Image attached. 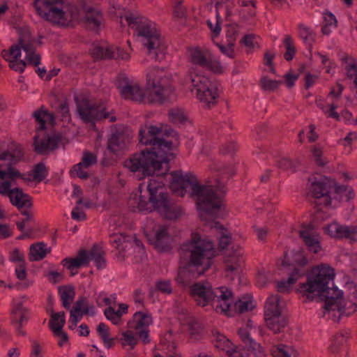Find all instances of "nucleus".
<instances>
[{
    "label": "nucleus",
    "instance_id": "nucleus-1",
    "mask_svg": "<svg viewBox=\"0 0 357 357\" xmlns=\"http://www.w3.org/2000/svg\"><path fill=\"white\" fill-rule=\"evenodd\" d=\"M164 136L178 137V133L172 129L165 132L153 125H146L139 132V142L144 145L151 146L132 155L125 162V166L132 172H138L142 178L146 176L166 174L169 169V162L175 158L172 152L173 142L164 138Z\"/></svg>",
    "mask_w": 357,
    "mask_h": 357
},
{
    "label": "nucleus",
    "instance_id": "nucleus-2",
    "mask_svg": "<svg viewBox=\"0 0 357 357\" xmlns=\"http://www.w3.org/2000/svg\"><path fill=\"white\" fill-rule=\"evenodd\" d=\"M181 255L188 259L183 269L197 278L211 268L216 251L212 241L192 233L190 240L181 245Z\"/></svg>",
    "mask_w": 357,
    "mask_h": 357
},
{
    "label": "nucleus",
    "instance_id": "nucleus-3",
    "mask_svg": "<svg viewBox=\"0 0 357 357\" xmlns=\"http://www.w3.org/2000/svg\"><path fill=\"white\" fill-rule=\"evenodd\" d=\"M148 197L140 195L137 204L139 212L149 213L155 210L165 219L175 220L182 213L179 205L170 201L169 195L165 189L164 183L151 178L147 185Z\"/></svg>",
    "mask_w": 357,
    "mask_h": 357
},
{
    "label": "nucleus",
    "instance_id": "nucleus-4",
    "mask_svg": "<svg viewBox=\"0 0 357 357\" xmlns=\"http://www.w3.org/2000/svg\"><path fill=\"white\" fill-rule=\"evenodd\" d=\"M216 188L200 184L192 186V195L197 197L200 219L210 228H222V225L215 220L220 217L221 208L224 206L222 197L217 193Z\"/></svg>",
    "mask_w": 357,
    "mask_h": 357
},
{
    "label": "nucleus",
    "instance_id": "nucleus-5",
    "mask_svg": "<svg viewBox=\"0 0 357 357\" xmlns=\"http://www.w3.org/2000/svg\"><path fill=\"white\" fill-rule=\"evenodd\" d=\"M125 19L128 26L135 29L137 35L142 37V43L146 47L149 56L155 61L163 59L166 45L155 27V24L146 18L135 16L132 13L126 15Z\"/></svg>",
    "mask_w": 357,
    "mask_h": 357
},
{
    "label": "nucleus",
    "instance_id": "nucleus-6",
    "mask_svg": "<svg viewBox=\"0 0 357 357\" xmlns=\"http://www.w3.org/2000/svg\"><path fill=\"white\" fill-rule=\"evenodd\" d=\"M335 278L334 270L324 264L313 267L310 273L307 275L305 283L299 285V290L308 299L312 301V294L324 296L332 291L328 287L331 281Z\"/></svg>",
    "mask_w": 357,
    "mask_h": 357
},
{
    "label": "nucleus",
    "instance_id": "nucleus-7",
    "mask_svg": "<svg viewBox=\"0 0 357 357\" xmlns=\"http://www.w3.org/2000/svg\"><path fill=\"white\" fill-rule=\"evenodd\" d=\"M169 77L163 68L152 67L146 73V84L152 91L147 96L148 102L162 104L173 92Z\"/></svg>",
    "mask_w": 357,
    "mask_h": 357
},
{
    "label": "nucleus",
    "instance_id": "nucleus-8",
    "mask_svg": "<svg viewBox=\"0 0 357 357\" xmlns=\"http://www.w3.org/2000/svg\"><path fill=\"white\" fill-rule=\"evenodd\" d=\"M186 83H191L197 91V98L204 107L211 109L218 103L220 84L216 80H211L208 77L192 73V71L185 79Z\"/></svg>",
    "mask_w": 357,
    "mask_h": 357
},
{
    "label": "nucleus",
    "instance_id": "nucleus-9",
    "mask_svg": "<svg viewBox=\"0 0 357 357\" xmlns=\"http://www.w3.org/2000/svg\"><path fill=\"white\" fill-rule=\"evenodd\" d=\"M105 252L98 244H94L91 249L87 252L85 250H79L75 258L66 257L61 261V264L70 271L74 268H79L89 264L91 260L94 261L98 269H102L106 267Z\"/></svg>",
    "mask_w": 357,
    "mask_h": 357
},
{
    "label": "nucleus",
    "instance_id": "nucleus-10",
    "mask_svg": "<svg viewBox=\"0 0 357 357\" xmlns=\"http://www.w3.org/2000/svg\"><path fill=\"white\" fill-rule=\"evenodd\" d=\"M308 181L311 183L310 186V194L315 199V207L317 211H321L323 206L327 207L331 205L332 198L330 195L332 188L335 185V181L326 177L309 178Z\"/></svg>",
    "mask_w": 357,
    "mask_h": 357
},
{
    "label": "nucleus",
    "instance_id": "nucleus-11",
    "mask_svg": "<svg viewBox=\"0 0 357 357\" xmlns=\"http://www.w3.org/2000/svg\"><path fill=\"white\" fill-rule=\"evenodd\" d=\"M77 104V111L79 118L84 123H90L95 126L96 121L109 118V122H115L116 117L115 116H109V112H106V107L102 103H91L89 100L84 98L78 100L75 98Z\"/></svg>",
    "mask_w": 357,
    "mask_h": 357
},
{
    "label": "nucleus",
    "instance_id": "nucleus-12",
    "mask_svg": "<svg viewBox=\"0 0 357 357\" xmlns=\"http://www.w3.org/2000/svg\"><path fill=\"white\" fill-rule=\"evenodd\" d=\"M279 303V296L271 295L267 298L264 306L266 325L275 334L282 332L288 323L287 317L281 313Z\"/></svg>",
    "mask_w": 357,
    "mask_h": 357
},
{
    "label": "nucleus",
    "instance_id": "nucleus-13",
    "mask_svg": "<svg viewBox=\"0 0 357 357\" xmlns=\"http://www.w3.org/2000/svg\"><path fill=\"white\" fill-rule=\"evenodd\" d=\"M342 296V291L336 287H333L329 294H324L323 317L328 314L330 319L338 322L342 315L349 316L351 314V312H347Z\"/></svg>",
    "mask_w": 357,
    "mask_h": 357
},
{
    "label": "nucleus",
    "instance_id": "nucleus-14",
    "mask_svg": "<svg viewBox=\"0 0 357 357\" xmlns=\"http://www.w3.org/2000/svg\"><path fill=\"white\" fill-rule=\"evenodd\" d=\"M282 264L286 268L288 279L279 282L277 288L280 293H288L291 289L290 285L305 275V266L307 264V260L304 256L299 255L298 258L295 259L291 264H287L286 261H283Z\"/></svg>",
    "mask_w": 357,
    "mask_h": 357
},
{
    "label": "nucleus",
    "instance_id": "nucleus-15",
    "mask_svg": "<svg viewBox=\"0 0 357 357\" xmlns=\"http://www.w3.org/2000/svg\"><path fill=\"white\" fill-rule=\"evenodd\" d=\"M62 0H35L33 6L38 14L53 24H64L65 12L59 6Z\"/></svg>",
    "mask_w": 357,
    "mask_h": 357
},
{
    "label": "nucleus",
    "instance_id": "nucleus-16",
    "mask_svg": "<svg viewBox=\"0 0 357 357\" xmlns=\"http://www.w3.org/2000/svg\"><path fill=\"white\" fill-rule=\"evenodd\" d=\"M117 87L125 99L138 102H148L147 97L139 83L130 81L125 74L119 75Z\"/></svg>",
    "mask_w": 357,
    "mask_h": 357
},
{
    "label": "nucleus",
    "instance_id": "nucleus-17",
    "mask_svg": "<svg viewBox=\"0 0 357 357\" xmlns=\"http://www.w3.org/2000/svg\"><path fill=\"white\" fill-rule=\"evenodd\" d=\"M211 294H212L211 305L216 312L230 316V309L233 303L232 291L227 287L222 286L213 288Z\"/></svg>",
    "mask_w": 357,
    "mask_h": 357
},
{
    "label": "nucleus",
    "instance_id": "nucleus-18",
    "mask_svg": "<svg viewBox=\"0 0 357 357\" xmlns=\"http://www.w3.org/2000/svg\"><path fill=\"white\" fill-rule=\"evenodd\" d=\"M213 287L208 282H197L190 286V296L202 307L211 305Z\"/></svg>",
    "mask_w": 357,
    "mask_h": 357
},
{
    "label": "nucleus",
    "instance_id": "nucleus-19",
    "mask_svg": "<svg viewBox=\"0 0 357 357\" xmlns=\"http://www.w3.org/2000/svg\"><path fill=\"white\" fill-rule=\"evenodd\" d=\"M298 234L308 251L317 254L321 250V237L311 225H303Z\"/></svg>",
    "mask_w": 357,
    "mask_h": 357
},
{
    "label": "nucleus",
    "instance_id": "nucleus-20",
    "mask_svg": "<svg viewBox=\"0 0 357 357\" xmlns=\"http://www.w3.org/2000/svg\"><path fill=\"white\" fill-rule=\"evenodd\" d=\"M325 231L333 238H345L351 243L357 241V226H347L333 222L325 228Z\"/></svg>",
    "mask_w": 357,
    "mask_h": 357
},
{
    "label": "nucleus",
    "instance_id": "nucleus-21",
    "mask_svg": "<svg viewBox=\"0 0 357 357\" xmlns=\"http://www.w3.org/2000/svg\"><path fill=\"white\" fill-rule=\"evenodd\" d=\"M28 319L29 310L23 305L22 302L14 303L11 312V322L19 335H26V332L22 329V327L28 321Z\"/></svg>",
    "mask_w": 357,
    "mask_h": 357
},
{
    "label": "nucleus",
    "instance_id": "nucleus-22",
    "mask_svg": "<svg viewBox=\"0 0 357 357\" xmlns=\"http://www.w3.org/2000/svg\"><path fill=\"white\" fill-rule=\"evenodd\" d=\"M62 137L59 134L47 136L46 139H40L38 135L33 137L34 151L39 155L45 154L47 151H54L58 148Z\"/></svg>",
    "mask_w": 357,
    "mask_h": 357
},
{
    "label": "nucleus",
    "instance_id": "nucleus-23",
    "mask_svg": "<svg viewBox=\"0 0 357 357\" xmlns=\"http://www.w3.org/2000/svg\"><path fill=\"white\" fill-rule=\"evenodd\" d=\"M170 236L167 227H160L152 237H149V241L158 252H167L172 248L170 245Z\"/></svg>",
    "mask_w": 357,
    "mask_h": 357
},
{
    "label": "nucleus",
    "instance_id": "nucleus-24",
    "mask_svg": "<svg viewBox=\"0 0 357 357\" xmlns=\"http://www.w3.org/2000/svg\"><path fill=\"white\" fill-rule=\"evenodd\" d=\"M170 174L172 176L171 188L173 190L178 189L183 190L189 185H191L192 190L193 185L198 184L196 182V177L191 173L184 175L183 172L179 170L172 172Z\"/></svg>",
    "mask_w": 357,
    "mask_h": 357
},
{
    "label": "nucleus",
    "instance_id": "nucleus-25",
    "mask_svg": "<svg viewBox=\"0 0 357 357\" xmlns=\"http://www.w3.org/2000/svg\"><path fill=\"white\" fill-rule=\"evenodd\" d=\"M238 335L244 344L243 347L250 351L255 357H266L264 349L259 343H257L251 337L248 330L239 328L238 330Z\"/></svg>",
    "mask_w": 357,
    "mask_h": 357
},
{
    "label": "nucleus",
    "instance_id": "nucleus-26",
    "mask_svg": "<svg viewBox=\"0 0 357 357\" xmlns=\"http://www.w3.org/2000/svg\"><path fill=\"white\" fill-rule=\"evenodd\" d=\"M85 16L84 22L86 26L92 31L98 32L103 24L104 18L102 12L92 7L84 8Z\"/></svg>",
    "mask_w": 357,
    "mask_h": 357
},
{
    "label": "nucleus",
    "instance_id": "nucleus-27",
    "mask_svg": "<svg viewBox=\"0 0 357 357\" xmlns=\"http://www.w3.org/2000/svg\"><path fill=\"white\" fill-rule=\"evenodd\" d=\"M130 143L128 135L123 132L116 130L108 139L107 149L113 153L124 149Z\"/></svg>",
    "mask_w": 357,
    "mask_h": 357
},
{
    "label": "nucleus",
    "instance_id": "nucleus-28",
    "mask_svg": "<svg viewBox=\"0 0 357 357\" xmlns=\"http://www.w3.org/2000/svg\"><path fill=\"white\" fill-rule=\"evenodd\" d=\"M10 201L17 208H31L33 206L32 198L29 195L24 193L22 190L19 188L12 189Z\"/></svg>",
    "mask_w": 357,
    "mask_h": 357
},
{
    "label": "nucleus",
    "instance_id": "nucleus-29",
    "mask_svg": "<svg viewBox=\"0 0 357 357\" xmlns=\"http://www.w3.org/2000/svg\"><path fill=\"white\" fill-rule=\"evenodd\" d=\"M58 292L61 298L62 305L66 310H69L75 296V288L72 285H63L58 288Z\"/></svg>",
    "mask_w": 357,
    "mask_h": 357
},
{
    "label": "nucleus",
    "instance_id": "nucleus-30",
    "mask_svg": "<svg viewBox=\"0 0 357 357\" xmlns=\"http://www.w3.org/2000/svg\"><path fill=\"white\" fill-rule=\"evenodd\" d=\"M46 245L43 242L33 243L30 246L29 259L31 261H40L47 255Z\"/></svg>",
    "mask_w": 357,
    "mask_h": 357
},
{
    "label": "nucleus",
    "instance_id": "nucleus-31",
    "mask_svg": "<svg viewBox=\"0 0 357 357\" xmlns=\"http://www.w3.org/2000/svg\"><path fill=\"white\" fill-rule=\"evenodd\" d=\"M210 56L209 54L205 53L199 48L192 49L190 51V61L195 65L204 68Z\"/></svg>",
    "mask_w": 357,
    "mask_h": 357
},
{
    "label": "nucleus",
    "instance_id": "nucleus-32",
    "mask_svg": "<svg viewBox=\"0 0 357 357\" xmlns=\"http://www.w3.org/2000/svg\"><path fill=\"white\" fill-rule=\"evenodd\" d=\"M66 324L65 312L63 311L55 313L52 310L51 319L49 321V326L52 331L59 332L63 329Z\"/></svg>",
    "mask_w": 357,
    "mask_h": 357
},
{
    "label": "nucleus",
    "instance_id": "nucleus-33",
    "mask_svg": "<svg viewBox=\"0 0 357 357\" xmlns=\"http://www.w3.org/2000/svg\"><path fill=\"white\" fill-rule=\"evenodd\" d=\"M298 30L299 37L303 40V43L311 49L312 43L315 40L314 31L303 24H299L298 25Z\"/></svg>",
    "mask_w": 357,
    "mask_h": 357
},
{
    "label": "nucleus",
    "instance_id": "nucleus-34",
    "mask_svg": "<svg viewBox=\"0 0 357 357\" xmlns=\"http://www.w3.org/2000/svg\"><path fill=\"white\" fill-rule=\"evenodd\" d=\"M224 262L225 266V272L227 273L230 272L231 273L236 275L241 266L239 255L236 254L228 255L225 257ZM227 276H229V274H227Z\"/></svg>",
    "mask_w": 357,
    "mask_h": 357
},
{
    "label": "nucleus",
    "instance_id": "nucleus-35",
    "mask_svg": "<svg viewBox=\"0 0 357 357\" xmlns=\"http://www.w3.org/2000/svg\"><path fill=\"white\" fill-rule=\"evenodd\" d=\"M97 333L107 349L114 345V338L110 337L109 328L104 323H100L97 326Z\"/></svg>",
    "mask_w": 357,
    "mask_h": 357
},
{
    "label": "nucleus",
    "instance_id": "nucleus-36",
    "mask_svg": "<svg viewBox=\"0 0 357 357\" xmlns=\"http://www.w3.org/2000/svg\"><path fill=\"white\" fill-rule=\"evenodd\" d=\"M134 319L136 321V325L134 327L135 330L149 328V326L153 321L151 314L142 312H136L134 314Z\"/></svg>",
    "mask_w": 357,
    "mask_h": 357
},
{
    "label": "nucleus",
    "instance_id": "nucleus-37",
    "mask_svg": "<svg viewBox=\"0 0 357 357\" xmlns=\"http://www.w3.org/2000/svg\"><path fill=\"white\" fill-rule=\"evenodd\" d=\"M48 174V169L45 163L39 162L33 167L31 173L29 175L32 176L33 181L40 183L47 176Z\"/></svg>",
    "mask_w": 357,
    "mask_h": 357
},
{
    "label": "nucleus",
    "instance_id": "nucleus-38",
    "mask_svg": "<svg viewBox=\"0 0 357 357\" xmlns=\"http://www.w3.org/2000/svg\"><path fill=\"white\" fill-rule=\"evenodd\" d=\"M169 120L174 123H183L188 120V115L185 110L179 107H174L169 110Z\"/></svg>",
    "mask_w": 357,
    "mask_h": 357
},
{
    "label": "nucleus",
    "instance_id": "nucleus-39",
    "mask_svg": "<svg viewBox=\"0 0 357 357\" xmlns=\"http://www.w3.org/2000/svg\"><path fill=\"white\" fill-rule=\"evenodd\" d=\"M119 340L121 341L123 347L128 346L130 350L134 349L139 342L137 337L135 335L132 331L123 332Z\"/></svg>",
    "mask_w": 357,
    "mask_h": 357
},
{
    "label": "nucleus",
    "instance_id": "nucleus-40",
    "mask_svg": "<svg viewBox=\"0 0 357 357\" xmlns=\"http://www.w3.org/2000/svg\"><path fill=\"white\" fill-rule=\"evenodd\" d=\"M347 340L348 335H347V333H340L336 334L333 338L332 344L329 347L330 350L333 353L338 352L346 346Z\"/></svg>",
    "mask_w": 357,
    "mask_h": 357
},
{
    "label": "nucleus",
    "instance_id": "nucleus-41",
    "mask_svg": "<svg viewBox=\"0 0 357 357\" xmlns=\"http://www.w3.org/2000/svg\"><path fill=\"white\" fill-rule=\"evenodd\" d=\"M283 44L285 47L286 52L284 54V58L286 61H291L296 55V49L294 44V40L290 35H285Z\"/></svg>",
    "mask_w": 357,
    "mask_h": 357
},
{
    "label": "nucleus",
    "instance_id": "nucleus-42",
    "mask_svg": "<svg viewBox=\"0 0 357 357\" xmlns=\"http://www.w3.org/2000/svg\"><path fill=\"white\" fill-rule=\"evenodd\" d=\"M234 310L239 314H243L250 311L254 308L252 302L245 298H238L236 301H233Z\"/></svg>",
    "mask_w": 357,
    "mask_h": 357
},
{
    "label": "nucleus",
    "instance_id": "nucleus-43",
    "mask_svg": "<svg viewBox=\"0 0 357 357\" xmlns=\"http://www.w3.org/2000/svg\"><path fill=\"white\" fill-rule=\"evenodd\" d=\"M107 52L106 56L108 57V59H114L127 61L130 58L129 54L119 47H107Z\"/></svg>",
    "mask_w": 357,
    "mask_h": 357
},
{
    "label": "nucleus",
    "instance_id": "nucleus-44",
    "mask_svg": "<svg viewBox=\"0 0 357 357\" xmlns=\"http://www.w3.org/2000/svg\"><path fill=\"white\" fill-rule=\"evenodd\" d=\"M15 165H11L8 162L7 164V171L0 169V179L3 180L6 178L14 180L16 178L24 179L23 175L16 169L13 167Z\"/></svg>",
    "mask_w": 357,
    "mask_h": 357
},
{
    "label": "nucleus",
    "instance_id": "nucleus-45",
    "mask_svg": "<svg viewBox=\"0 0 357 357\" xmlns=\"http://www.w3.org/2000/svg\"><path fill=\"white\" fill-rule=\"evenodd\" d=\"M283 84L282 80H273L267 77H263L260 79V86L262 90L266 91H274L278 89L280 84Z\"/></svg>",
    "mask_w": 357,
    "mask_h": 357
},
{
    "label": "nucleus",
    "instance_id": "nucleus-46",
    "mask_svg": "<svg viewBox=\"0 0 357 357\" xmlns=\"http://www.w3.org/2000/svg\"><path fill=\"white\" fill-rule=\"evenodd\" d=\"M347 77L352 80L351 89L354 92V96L357 99V66L349 64L345 67Z\"/></svg>",
    "mask_w": 357,
    "mask_h": 357
},
{
    "label": "nucleus",
    "instance_id": "nucleus-47",
    "mask_svg": "<svg viewBox=\"0 0 357 357\" xmlns=\"http://www.w3.org/2000/svg\"><path fill=\"white\" fill-rule=\"evenodd\" d=\"M81 301H76L73 309L70 310V317L69 322L76 326L77 323L80 321L82 316H81Z\"/></svg>",
    "mask_w": 357,
    "mask_h": 357
},
{
    "label": "nucleus",
    "instance_id": "nucleus-48",
    "mask_svg": "<svg viewBox=\"0 0 357 357\" xmlns=\"http://www.w3.org/2000/svg\"><path fill=\"white\" fill-rule=\"evenodd\" d=\"M109 243L116 249H120V246L128 241V236L125 235L123 233H112L109 234Z\"/></svg>",
    "mask_w": 357,
    "mask_h": 357
},
{
    "label": "nucleus",
    "instance_id": "nucleus-49",
    "mask_svg": "<svg viewBox=\"0 0 357 357\" xmlns=\"http://www.w3.org/2000/svg\"><path fill=\"white\" fill-rule=\"evenodd\" d=\"M238 34V25L236 24H229L226 31V38L228 44L235 45Z\"/></svg>",
    "mask_w": 357,
    "mask_h": 357
},
{
    "label": "nucleus",
    "instance_id": "nucleus-50",
    "mask_svg": "<svg viewBox=\"0 0 357 357\" xmlns=\"http://www.w3.org/2000/svg\"><path fill=\"white\" fill-rule=\"evenodd\" d=\"M77 301H81V316L84 314H89L93 316L96 313L93 305H89L86 297L81 296Z\"/></svg>",
    "mask_w": 357,
    "mask_h": 357
},
{
    "label": "nucleus",
    "instance_id": "nucleus-51",
    "mask_svg": "<svg viewBox=\"0 0 357 357\" xmlns=\"http://www.w3.org/2000/svg\"><path fill=\"white\" fill-rule=\"evenodd\" d=\"M211 229H216L220 233V236L219 237V245L222 249H225L229 244L231 241V236L227 234L224 230L225 228L222 226V228H211Z\"/></svg>",
    "mask_w": 357,
    "mask_h": 357
},
{
    "label": "nucleus",
    "instance_id": "nucleus-52",
    "mask_svg": "<svg viewBox=\"0 0 357 357\" xmlns=\"http://www.w3.org/2000/svg\"><path fill=\"white\" fill-rule=\"evenodd\" d=\"M48 114L45 111H35L33 114V116L36 119V122H38L40 126L36 128V130H43L46 128V120L45 119V116Z\"/></svg>",
    "mask_w": 357,
    "mask_h": 357
},
{
    "label": "nucleus",
    "instance_id": "nucleus-53",
    "mask_svg": "<svg viewBox=\"0 0 357 357\" xmlns=\"http://www.w3.org/2000/svg\"><path fill=\"white\" fill-rule=\"evenodd\" d=\"M107 47L104 49L102 47L100 46H94L93 48L90 50L91 54L93 58L95 59H107L108 57H107Z\"/></svg>",
    "mask_w": 357,
    "mask_h": 357
},
{
    "label": "nucleus",
    "instance_id": "nucleus-54",
    "mask_svg": "<svg viewBox=\"0 0 357 357\" xmlns=\"http://www.w3.org/2000/svg\"><path fill=\"white\" fill-rule=\"evenodd\" d=\"M277 165L279 168L284 170H290L294 172L296 166L294 163L287 158H282L277 161Z\"/></svg>",
    "mask_w": 357,
    "mask_h": 357
},
{
    "label": "nucleus",
    "instance_id": "nucleus-55",
    "mask_svg": "<svg viewBox=\"0 0 357 357\" xmlns=\"http://www.w3.org/2000/svg\"><path fill=\"white\" fill-rule=\"evenodd\" d=\"M82 163H78L73 167L70 170V174L72 176H77L82 179H86L89 178V174L82 169Z\"/></svg>",
    "mask_w": 357,
    "mask_h": 357
},
{
    "label": "nucleus",
    "instance_id": "nucleus-56",
    "mask_svg": "<svg viewBox=\"0 0 357 357\" xmlns=\"http://www.w3.org/2000/svg\"><path fill=\"white\" fill-rule=\"evenodd\" d=\"M206 68L211 70L214 73L220 74L222 73V66L220 63L216 60H213L211 56H209L207 64L205 66Z\"/></svg>",
    "mask_w": 357,
    "mask_h": 357
},
{
    "label": "nucleus",
    "instance_id": "nucleus-57",
    "mask_svg": "<svg viewBox=\"0 0 357 357\" xmlns=\"http://www.w3.org/2000/svg\"><path fill=\"white\" fill-rule=\"evenodd\" d=\"M106 318L110 320L113 324L118 325L119 324V315L116 312V310L109 306L104 311Z\"/></svg>",
    "mask_w": 357,
    "mask_h": 357
},
{
    "label": "nucleus",
    "instance_id": "nucleus-58",
    "mask_svg": "<svg viewBox=\"0 0 357 357\" xmlns=\"http://www.w3.org/2000/svg\"><path fill=\"white\" fill-rule=\"evenodd\" d=\"M97 162L96 157L90 152L85 151L84 153V155L82 160V162L79 163H82V165L85 168H88L93 164H96Z\"/></svg>",
    "mask_w": 357,
    "mask_h": 357
},
{
    "label": "nucleus",
    "instance_id": "nucleus-59",
    "mask_svg": "<svg viewBox=\"0 0 357 357\" xmlns=\"http://www.w3.org/2000/svg\"><path fill=\"white\" fill-rule=\"evenodd\" d=\"M155 288L162 293L170 294L172 292L170 281L162 280L156 282Z\"/></svg>",
    "mask_w": 357,
    "mask_h": 357
},
{
    "label": "nucleus",
    "instance_id": "nucleus-60",
    "mask_svg": "<svg viewBox=\"0 0 357 357\" xmlns=\"http://www.w3.org/2000/svg\"><path fill=\"white\" fill-rule=\"evenodd\" d=\"M221 22L222 18H216V23L215 25H213L210 20L206 21V24L212 32L213 37H218L220 35L221 31Z\"/></svg>",
    "mask_w": 357,
    "mask_h": 357
},
{
    "label": "nucleus",
    "instance_id": "nucleus-61",
    "mask_svg": "<svg viewBox=\"0 0 357 357\" xmlns=\"http://www.w3.org/2000/svg\"><path fill=\"white\" fill-rule=\"evenodd\" d=\"M26 66V62L23 60L12 59V61H10L9 67L12 70L19 72L20 73H22L24 71Z\"/></svg>",
    "mask_w": 357,
    "mask_h": 357
},
{
    "label": "nucleus",
    "instance_id": "nucleus-62",
    "mask_svg": "<svg viewBox=\"0 0 357 357\" xmlns=\"http://www.w3.org/2000/svg\"><path fill=\"white\" fill-rule=\"evenodd\" d=\"M135 331L138 340L139 339L143 344H147L151 342L149 328H140Z\"/></svg>",
    "mask_w": 357,
    "mask_h": 357
},
{
    "label": "nucleus",
    "instance_id": "nucleus-63",
    "mask_svg": "<svg viewBox=\"0 0 357 357\" xmlns=\"http://www.w3.org/2000/svg\"><path fill=\"white\" fill-rule=\"evenodd\" d=\"M337 105L334 103H331L328 108H325L324 107H321L324 113L326 114L328 117L333 118L338 121L340 116L339 114L335 111Z\"/></svg>",
    "mask_w": 357,
    "mask_h": 357
},
{
    "label": "nucleus",
    "instance_id": "nucleus-64",
    "mask_svg": "<svg viewBox=\"0 0 357 357\" xmlns=\"http://www.w3.org/2000/svg\"><path fill=\"white\" fill-rule=\"evenodd\" d=\"M274 357H291L289 352L286 350V346L284 344L278 345L272 351Z\"/></svg>",
    "mask_w": 357,
    "mask_h": 357
}]
</instances>
